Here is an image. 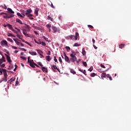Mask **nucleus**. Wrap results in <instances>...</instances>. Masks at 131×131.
<instances>
[{
    "label": "nucleus",
    "instance_id": "nucleus-1",
    "mask_svg": "<svg viewBox=\"0 0 131 131\" xmlns=\"http://www.w3.org/2000/svg\"><path fill=\"white\" fill-rule=\"evenodd\" d=\"M24 13H25L26 16L28 17V18H29L31 20H33L34 19L33 17V15L31 14V13H32V10H31V9H28L26 11H24Z\"/></svg>",
    "mask_w": 131,
    "mask_h": 131
},
{
    "label": "nucleus",
    "instance_id": "nucleus-2",
    "mask_svg": "<svg viewBox=\"0 0 131 131\" xmlns=\"http://www.w3.org/2000/svg\"><path fill=\"white\" fill-rule=\"evenodd\" d=\"M70 61L71 62L74 63V62H76L77 61V57H76V53L73 52V53L70 54Z\"/></svg>",
    "mask_w": 131,
    "mask_h": 131
},
{
    "label": "nucleus",
    "instance_id": "nucleus-3",
    "mask_svg": "<svg viewBox=\"0 0 131 131\" xmlns=\"http://www.w3.org/2000/svg\"><path fill=\"white\" fill-rule=\"evenodd\" d=\"M69 37H70L71 39H74L75 38V40H77L78 38V39H79V34L78 33V32H76L75 36L73 35H71L69 36Z\"/></svg>",
    "mask_w": 131,
    "mask_h": 131
},
{
    "label": "nucleus",
    "instance_id": "nucleus-4",
    "mask_svg": "<svg viewBox=\"0 0 131 131\" xmlns=\"http://www.w3.org/2000/svg\"><path fill=\"white\" fill-rule=\"evenodd\" d=\"M2 70L3 71L4 76V79L3 80V81L6 82L7 78H8V74L7 73V70L2 69Z\"/></svg>",
    "mask_w": 131,
    "mask_h": 131
},
{
    "label": "nucleus",
    "instance_id": "nucleus-5",
    "mask_svg": "<svg viewBox=\"0 0 131 131\" xmlns=\"http://www.w3.org/2000/svg\"><path fill=\"white\" fill-rule=\"evenodd\" d=\"M23 33L27 37H32V35L27 34V31H26V29H24L23 30Z\"/></svg>",
    "mask_w": 131,
    "mask_h": 131
},
{
    "label": "nucleus",
    "instance_id": "nucleus-6",
    "mask_svg": "<svg viewBox=\"0 0 131 131\" xmlns=\"http://www.w3.org/2000/svg\"><path fill=\"white\" fill-rule=\"evenodd\" d=\"M28 62L29 63L30 66H31L32 68H35V66H34V63H35L33 61V60L31 59L29 61H28Z\"/></svg>",
    "mask_w": 131,
    "mask_h": 131
},
{
    "label": "nucleus",
    "instance_id": "nucleus-7",
    "mask_svg": "<svg viewBox=\"0 0 131 131\" xmlns=\"http://www.w3.org/2000/svg\"><path fill=\"white\" fill-rule=\"evenodd\" d=\"M14 14H8V13H7L6 15L4 16V18H5L6 19H10L11 18L14 17Z\"/></svg>",
    "mask_w": 131,
    "mask_h": 131
},
{
    "label": "nucleus",
    "instance_id": "nucleus-8",
    "mask_svg": "<svg viewBox=\"0 0 131 131\" xmlns=\"http://www.w3.org/2000/svg\"><path fill=\"white\" fill-rule=\"evenodd\" d=\"M64 60L66 61V62H67L69 63H71V60H70V58H69V57L66 55V54L64 55Z\"/></svg>",
    "mask_w": 131,
    "mask_h": 131
},
{
    "label": "nucleus",
    "instance_id": "nucleus-9",
    "mask_svg": "<svg viewBox=\"0 0 131 131\" xmlns=\"http://www.w3.org/2000/svg\"><path fill=\"white\" fill-rule=\"evenodd\" d=\"M5 56L6 57V59L8 61V62H9V64H11L12 63V60H11V57H10V56L5 54Z\"/></svg>",
    "mask_w": 131,
    "mask_h": 131
},
{
    "label": "nucleus",
    "instance_id": "nucleus-10",
    "mask_svg": "<svg viewBox=\"0 0 131 131\" xmlns=\"http://www.w3.org/2000/svg\"><path fill=\"white\" fill-rule=\"evenodd\" d=\"M4 62H5V61H4L2 59H0V66L2 68H4V67L6 66V64H5V63L3 64V63H4Z\"/></svg>",
    "mask_w": 131,
    "mask_h": 131
},
{
    "label": "nucleus",
    "instance_id": "nucleus-11",
    "mask_svg": "<svg viewBox=\"0 0 131 131\" xmlns=\"http://www.w3.org/2000/svg\"><path fill=\"white\" fill-rule=\"evenodd\" d=\"M51 68L53 70H57L59 72H60V69H59L58 68H57V66L53 65L51 67Z\"/></svg>",
    "mask_w": 131,
    "mask_h": 131
},
{
    "label": "nucleus",
    "instance_id": "nucleus-12",
    "mask_svg": "<svg viewBox=\"0 0 131 131\" xmlns=\"http://www.w3.org/2000/svg\"><path fill=\"white\" fill-rule=\"evenodd\" d=\"M1 45H5V46H8V42L6 40H4L1 42Z\"/></svg>",
    "mask_w": 131,
    "mask_h": 131
},
{
    "label": "nucleus",
    "instance_id": "nucleus-13",
    "mask_svg": "<svg viewBox=\"0 0 131 131\" xmlns=\"http://www.w3.org/2000/svg\"><path fill=\"white\" fill-rule=\"evenodd\" d=\"M7 11L9 13H10L11 14H14V12L12 10V9L10 8H7Z\"/></svg>",
    "mask_w": 131,
    "mask_h": 131
},
{
    "label": "nucleus",
    "instance_id": "nucleus-14",
    "mask_svg": "<svg viewBox=\"0 0 131 131\" xmlns=\"http://www.w3.org/2000/svg\"><path fill=\"white\" fill-rule=\"evenodd\" d=\"M41 70L43 72H46V73H48V68L43 67L41 68Z\"/></svg>",
    "mask_w": 131,
    "mask_h": 131
},
{
    "label": "nucleus",
    "instance_id": "nucleus-15",
    "mask_svg": "<svg viewBox=\"0 0 131 131\" xmlns=\"http://www.w3.org/2000/svg\"><path fill=\"white\" fill-rule=\"evenodd\" d=\"M38 11H39V9L37 8L35 9L34 13L36 16H38Z\"/></svg>",
    "mask_w": 131,
    "mask_h": 131
},
{
    "label": "nucleus",
    "instance_id": "nucleus-16",
    "mask_svg": "<svg viewBox=\"0 0 131 131\" xmlns=\"http://www.w3.org/2000/svg\"><path fill=\"white\" fill-rule=\"evenodd\" d=\"M38 54H39V55H40V56H42V58H43V55H42V51H41V50H36Z\"/></svg>",
    "mask_w": 131,
    "mask_h": 131
},
{
    "label": "nucleus",
    "instance_id": "nucleus-17",
    "mask_svg": "<svg viewBox=\"0 0 131 131\" xmlns=\"http://www.w3.org/2000/svg\"><path fill=\"white\" fill-rule=\"evenodd\" d=\"M46 59L48 62H50L52 60V58L50 56H47Z\"/></svg>",
    "mask_w": 131,
    "mask_h": 131
},
{
    "label": "nucleus",
    "instance_id": "nucleus-18",
    "mask_svg": "<svg viewBox=\"0 0 131 131\" xmlns=\"http://www.w3.org/2000/svg\"><path fill=\"white\" fill-rule=\"evenodd\" d=\"M52 29H53L54 33H56V32L58 30V29L55 26H52Z\"/></svg>",
    "mask_w": 131,
    "mask_h": 131
},
{
    "label": "nucleus",
    "instance_id": "nucleus-19",
    "mask_svg": "<svg viewBox=\"0 0 131 131\" xmlns=\"http://www.w3.org/2000/svg\"><path fill=\"white\" fill-rule=\"evenodd\" d=\"M16 21L18 23H19V24H21V25H23V23H22V21L19 18H16Z\"/></svg>",
    "mask_w": 131,
    "mask_h": 131
},
{
    "label": "nucleus",
    "instance_id": "nucleus-20",
    "mask_svg": "<svg viewBox=\"0 0 131 131\" xmlns=\"http://www.w3.org/2000/svg\"><path fill=\"white\" fill-rule=\"evenodd\" d=\"M29 53L32 56H36L37 55L36 52H32L31 51H29Z\"/></svg>",
    "mask_w": 131,
    "mask_h": 131
},
{
    "label": "nucleus",
    "instance_id": "nucleus-21",
    "mask_svg": "<svg viewBox=\"0 0 131 131\" xmlns=\"http://www.w3.org/2000/svg\"><path fill=\"white\" fill-rule=\"evenodd\" d=\"M79 71L80 72H82V73H83L85 75V73H86V72L85 71V70H81V69H79Z\"/></svg>",
    "mask_w": 131,
    "mask_h": 131
},
{
    "label": "nucleus",
    "instance_id": "nucleus-22",
    "mask_svg": "<svg viewBox=\"0 0 131 131\" xmlns=\"http://www.w3.org/2000/svg\"><path fill=\"white\" fill-rule=\"evenodd\" d=\"M13 40H14L15 42L17 45V46H20L21 42H19L18 40H16V39L13 38Z\"/></svg>",
    "mask_w": 131,
    "mask_h": 131
},
{
    "label": "nucleus",
    "instance_id": "nucleus-23",
    "mask_svg": "<svg viewBox=\"0 0 131 131\" xmlns=\"http://www.w3.org/2000/svg\"><path fill=\"white\" fill-rule=\"evenodd\" d=\"M35 43H37L38 45H41V41L40 40H36V39L34 40Z\"/></svg>",
    "mask_w": 131,
    "mask_h": 131
},
{
    "label": "nucleus",
    "instance_id": "nucleus-24",
    "mask_svg": "<svg viewBox=\"0 0 131 131\" xmlns=\"http://www.w3.org/2000/svg\"><path fill=\"white\" fill-rule=\"evenodd\" d=\"M125 46V44H121L119 46V48L120 49H123V48H124V47Z\"/></svg>",
    "mask_w": 131,
    "mask_h": 131
},
{
    "label": "nucleus",
    "instance_id": "nucleus-25",
    "mask_svg": "<svg viewBox=\"0 0 131 131\" xmlns=\"http://www.w3.org/2000/svg\"><path fill=\"white\" fill-rule=\"evenodd\" d=\"M101 77L102 78H105V77H107V75H106V73H103L101 74Z\"/></svg>",
    "mask_w": 131,
    "mask_h": 131
},
{
    "label": "nucleus",
    "instance_id": "nucleus-26",
    "mask_svg": "<svg viewBox=\"0 0 131 131\" xmlns=\"http://www.w3.org/2000/svg\"><path fill=\"white\" fill-rule=\"evenodd\" d=\"M17 15L18 16V17H20L21 18H24V16L22 15V14L21 13H20L19 12H18L17 13Z\"/></svg>",
    "mask_w": 131,
    "mask_h": 131
},
{
    "label": "nucleus",
    "instance_id": "nucleus-27",
    "mask_svg": "<svg viewBox=\"0 0 131 131\" xmlns=\"http://www.w3.org/2000/svg\"><path fill=\"white\" fill-rule=\"evenodd\" d=\"M47 19H48V20H51L52 21V22H53V21H54V18H52L51 16H50V15H49V16H48Z\"/></svg>",
    "mask_w": 131,
    "mask_h": 131
},
{
    "label": "nucleus",
    "instance_id": "nucleus-28",
    "mask_svg": "<svg viewBox=\"0 0 131 131\" xmlns=\"http://www.w3.org/2000/svg\"><path fill=\"white\" fill-rule=\"evenodd\" d=\"M80 46H81V44L78 43H75L74 45V47H80Z\"/></svg>",
    "mask_w": 131,
    "mask_h": 131
},
{
    "label": "nucleus",
    "instance_id": "nucleus-29",
    "mask_svg": "<svg viewBox=\"0 0 131 131\" xmlns=\"http://www.w3.org/2000/svg\"><path fill=\"white\" fill-rule=\"evenodd\" d=\"M82 54L83 56H85V54H86V52H85V50H84V49H83V48L82 49Z\"/></svg>",
    "mask_w": 131,
    "mask_h": 131
},
{
    "label": "nucleus",
    "instance_id": "nucleus-30",
    "mask_svg": "<svg viewBox=\"0 0 131 131\" xmlns=\"http://www.w3.org/2000/svg\"><path fill=\"white\" fill-rule=\"evenodd\" d=\"M22 41H23V42H25V43H27V45H28V46L32 47L31 45L29 42H28L27 41H25V40H22Z\"/></svg>",
    "mask_w": 131,
    "mask_h": 131
},
{
    "label": "nucleus",
    "instance_id": "nucleus-31",
    "mask_svg": "<svg viewBox=\"0 0 131 131\" xmlns=\"http://www.w3.org/2000/svg\"><path fill=\"white\" fill-rule=\"evenodd\" d=\"M14 84H15V85H14ZM14 84H13V85H14V86H13V87L15 89V88H16V86H17V85H19V82H16V83H14Z\"/></svg>",
    "mask_w": 131,
    "mask_h": 131
},
{
    "label": "nucleus",
    "instance_id": "nucleus-32",
    "mask_svg": "<svg viewBox=\"0 0 131 131\" xmlns=\"http://www.w3.org/2000/svg\"><path fill=\"white\" fill-rule=\"evenodd\" d=\"M8 36H11V37H16L15 35L12 34V33H8Z\"/></svg>",
    "mask_w": 131,
    "mask_h": 131
},
{
    "label": "nucleus",
    "instance_id": "nucleus-33",
    "mask_svg": "<svg viewBox=\"0 0 131 131\" xmlns=\"http://www.w3.org/2000/svg\"><path fill=\"white\" fill-rule=\"evenodd\" d=\"M70 72H71V73H72L73 74H76V72L72 69L70 70Z\"/></svg>",
    "mask_w": 131,
    "mask_h": 131
},
{
    "label": "nucleus",
    "instance_id": "nucleus-34",
    "mask_svg": "<svg viewBox=\"0 0 131 131\" xmlns=\"http://www.w3.org/2000/svg\"><path fill=\"white\" fill-rule=\"evenodd\" d=\"M106 77H107V78H109L110 80H112V77L110 76V75L107 74Z\"/></svg>",
    "mask_w": 131,
    "mask_h": 131
},
{
    "label": "nucleus",
    "instance_id": "nucleus-35",
    "mask_svg": "<svg viewBox=\"0 0 131 131\" xmlns=\"http://www.w3.org/2000/svg\"><path fill=\"white\" fill-rule=\"evenodd\" d=\"M7 26L9 27V29H10V30L13 28V27H12V25H11L10 24H8Z\"/></svg>",
    "mask_w": 131,
    "mask_h": 131
},
{
    "label": "nucleus",
    "instance_id": "nucleus-36",
    "mask_svg": "<svg viewBox=\"0 0 131 131\" xmlns=\"http://www.w3.org/2000/svg\"><path fill=\"white\" fill-rule=\"evenodd\" d=\"M91 77H95V76H96V74L95 73H92L91 74Z\"/></svg>",
    "mask_w": 131,
    "mask_h": 131
},
{
    "label": "nucleus",
    "instance_id": "nucleus-37",
    "mask_svg": "<svg viewBox=\"0 0 131 131\" xmlns=\"http://www.w3.org/2000/svg\"><path fill=\"white\" fill-rule=\"evenodd\" d=\"M1 60H2L3 61H4V62H6V58H5V56H3L2 58L0 59Z\"/></svg>",
    "mask_w": 131,
    "mask_h": 131
},
{
    "label": "nucleus",
    "instance_id": "nucleus-38",
    "mask_svg": "<svg viewBox=\"0 0 131 131\" xmlns=\"http://www.w3.org/2000/svg\"><path fill=\"white\" fill-rule=\"evenodd\" d=\"M66 50H67V52H69V51H70V47H69L68 46H66Z\"/></svg>",
    "mask_w": 131,
    "mask_h": 131
},
{
    "label": "nucleus",
    "instance_id": "nucleus-39",
    "mask_svg": "<svg viewBox=\"0 0 131 131\" xmlns=\"http://www.w3.org/2000/svg\"><path fill=\"white\" fill-rule=\"evenodd\" d=\"M83 65L85 67H86L88 66V64L86 63V62L83 61Z\"/></svg>",
    "mask_w": 131,
    "mask_h": 131
},
{
    "label": "nucleus",
    "instance_id": "nucleus-40",
    "mask_svg": "<svg viewBox=\"0 0 131 131\" xmlns=\"http://www.w3.org/2000/svg\"><path fill=\"white\" fill-rule=\"evenodd\" d=\"M51 26H52L50 24H47V25H46V27H47V28H51Z\"/></svg>",
    "mask_w": 131,
    "mask_h": 131
},
{
    "label": "nucleus",
    "instance_id": "nucleus-41",
    "mask_svg": "<svg viewBox=\"0 0 131 131\" xmlns=\"http://www.w3.org/2000/svg\"><path fill=\"white\" fill-rule=\"evenodd\" d=\"M38 65H39V66H40V67H41V68H42V67H43V65H42V63H41V62H39L38 63Z\"/></svg>",
    "mask_w": 131,
    "mask_h": 131
},
{
    "label": "nucleus",
    "instance_id": "nucleus-42",
    "mask_svg": "<svg viewBox=\"0 0 131 131\" xmlns=\"http://www.w3.org/2000/svg\"><path fill=\"white\" fill-rule=\"evenodd\" d=\"M20 58H21V59H23V60H27V58L24 56H20Z\"/></svg>",
    "mask_w": 131,
    "mask_h": 131
},
{
    "label": "nucleus",
    "instance_id": "nucleus-43",
    "mask_svg": "<svg viewBox=\"0 0 131 131\" xmlns=\"http://www.w3.org/2000/svg\"><path fill=\"white\" fill-rule=\"evenodd\" d=\"M54 61L55 62H58V59H57V58H56V56H54Z\"/></svg>",
    "mask_w": 131,
    "mask_h": 131
},
{
    "label": "nucleus",
    "instance_id": "nucleus-44",
    "mask_svg": "<svg viewBox=\"0 0 131 131\" xmlns=\"http://www.w3.org/2000/svg\"><path fill=\"white\" fill-rule=\"evenodd\" d=\"M7 40H9L10 42H13V40L10 38H8Z\"/></svg>",
    "mask_w": 131,
    "mask_h": 131
},
{
    "label": "nucleus",
    "instance_id": "nucleus-45",
    "mask_svg": "<svg viewBox=\"0 0 131 131\" xmlns=\"http://www.w3.org/2000/svg\"><path fill=\"white\" fill-rule=\"evenodd\" d=\"M16 36L17 37H18V38L19 39H22V36H20V35H16Z\"/></svg>",
    "mask_w": 131,
    "mask_h": 131
},
{
    "label": "nucleus",
    "instance_id": "nucleus-46",
    "mask_svg": "<svg viewBox=\"0 0 131 131\" xmlns=\"http://www.w3.org/2000/svg\"><path fill=\"white\" fill-rule=\"evenodd\" d=\"M80 61H81V59H78V60H76V62L77 63V64H79V62H80Z\"/></svg>",
    "mask_w": 131,
    "mask_h": 131
},
{
    "label": "nucleus",
    "instance_id": "nucleus-47",
    "mask_svg": "<svg viewBox=\"0 0 131 131\" xmlns=\"http://www.w3.org/2000/svg\"><path fill=\"white\" fill-rule=\"evenodd\" d=\"M59 61L60 62V63L62 64V58H61V57H59Z\"/></svg>",
    "mask_w": 131,
    "mask_h": 131
},
{
    "label": "nucleus",
    "instance_id": "nucleus-48",
    "mask_svg": "<svg viewBox=\"0 0 131 131\" xmlns=\"http://www.w3.org/2000/svg\"><path fill=\"white\" fill-rule=\"evenodd\" d=\"M41 45H42L43 47H46V43L45 42H41Z\"/></svg>",
    "mask_w": 131,
    "mask_h": 131
},
{
    "label": "nucleus",
    "instance_id": "nucleus-49",
    "mask_svg": "<svg viewBox=\"0 0 131 131\" xmlns=\"http://www.w3.org/2000/svg\"><path fill=\"white\" fill-rule=\"evenodd\" d=\"M88 27H89L91 29H93V28H94V27H93V26L90 25H88Z\"/></svg>",
    "mask_w": 131,
    "mask_h": 131
},
{
    "label": "nucleus",
    "instance_id": "nucleus-50",
    "mask_svg": "<svg viewBox=\"0 0 131 131\" xmlns=\"http://www.w3.org/2000/svg\"><path fill=\"white\" fill-rule=\"evenodd\" d=\"M20 50H21V51H24V52H26V49H25V48H20Z\"/></svg>",
    "mask_w": 131,
    "mask_h": 131
},
{
    "label": "nucleus",
    "instance_id": "nucleus-51",
    "mask_svg": "<svg viewBox=\"0 0 131 131\" xmlns=\"http://www.w3.org/2000/svg\"><path fill=\"white\" fill-rule=\"evenodd\" d=\"M89 71H90V72H92V71H93V68H90L89 70Z\"/></svg>",
    "mask_w": 131,
    "mask_h": 131
},
{
    "label": "nucleus",
    "instance_id": "nucleus-52",
    "mask_svg": "<svg viewBox=\"0 0 131 131\" xmlns=\"http://www.w3.org/2000/svg\"><path fill=\"white\" fill-rule=\"evenodd\" d=\"M100 67H101L102 68H105V66H104L103 64H100Z\"/></svg>",
    "mask_w": 131,
    "mask_h": 131
},
{
    "label": "nucleus",
    "instance_id": "nucleus-53",
    "mask_svg": "<svg viewBox=\"0 0 131 131\" xmlns=\"http://www.w3.org/2000/svg\"><path fill=\"white\" fill-rule=\"evenodd\" d=\"M26 25V28H27V29H30V27H29V26L27 25Z\"/></svg>",
    "mask_w": 131,
    "mask_h": 131
},
{
    "label": "nucleus",
    "instance_id": "nucleus-54",
    "mask_svg": "<svg viewBox=\"0 0 131 131\" xmlns=\"http://www.w3.org/2000/svg\"><path fill=\"white\" fill-rule=\"evenodd\" d=\"M1 15H5V16H7V13L2 12L1 13Z\"/></svg>",
    "mask_w": 131,
    "mask_h": 131
},
{
    "label": "nucleus",
    "instance_id": "nucleus-55",
    "mask_svg": "<svg viewBox=\"0 0 131 131\" xmlns=\"http://www.w3.org/2000/svg\"><path fill=\"white\" fill-rule=\"evenodd\" d=\"M12 49H14V50H17V49H18V48L15 46H12Z\"/></svg>",
    "mask_w": 131,
    "mask_h": 131
},
{
    "label": "nucleus",
    "instance_id": "nucleus-56",
    "mask_svg": "<svg viewBox=\"0 0 131 131\" xmlns=\"http://www.w3.org/2000/svg\"><path fill=\"white\" fill-rule=\"evenodd\" d=\"M51 8H52V9H55V6H54V5H53V3H51Z\"/></svg>",
    "mask_w": 131,
    "mask_h": 131
},
{
    "label": "nucleus",
    "instance_id": "nucleus-57",
    "mask_svg": "<svg viewBox=\"0 0 131 131\" xmlns=\"http://www.w3.org/2000/svg\"><path fill=\"white\" fill-rule=\"evenodd\" d=\"M93 47H94V49H95V50H97V49H98V47H97L95 45V44H93Z\"/></svg>",
    "mask_w": 131,
    "mask_h": 131
},
{
    "label": "nucleus",
    "instance_id": "nucleus-58",
    "mask_svg": "<svg viewBox=\"0 0 131 131\" xmlns=\"http://www.w3.org/2000/svg\"><path fill=\"white\" fill-rule=\"evenodd\" d=\"M3 72H4V71H3V69H0V73L1 74H3Z\"/></svg>",
    "mask_w": 131,
    "mask_h": 131
},
{
    "label": "nucleus",
    "instance_id": "nucleus-59",
    "mask_svg": "<svg viewBox=\"0 0 131 131\" xmlns=\"http://www.w3.org/2000/svg\"><path fill=\"white\" fill-rule=\"evenodd\" d=\"M92 41L93 42V45H95V42H96V40H95L94 38L92 39Z\"/></svg>",
    "mask_w": 131,
    "mask_h": 131
},
{
    "label": "nucleus",
    "instance_id": "nucleus-60",
    "mask_svg": "<svg viewBox=\"0 0 131 131\" xmlns=\"http://www.w3.org/2000/svg\"><path fill=\"white\" fill-rule=\"evenodd\" d=\"M36 66L38 68H39V66H38V65H37L36 63H34V66Z\"/></svg>",
    "mask_w": 131,
    "mask_h": 131
},
{
    "label": "nucleus",
    "instance_id": "nucleus-61",
    "mask_svg": "<svg viewBox=\"0 0 131 131\" xmlns=\"http://www.w3.org/2000/svg\"><path fill=\"white\" fill-rule=\"evenodd\" d=\"M21 15L22 16H24V17L25 16V13H24V11L23 13H21Z\"/></svg>",
    "mask_w": 131,
    "mask_h": 131
},
{
    "label": "nucleus",
    "instance_id": "nucleus-62",
    "mask_svg": "<svg viewBox=\"0 0 131 131\" xmlns=\"http://www.w3.org/2000/svg\"><path fill=\"white\" fill-rule=\"evenodd\" d=\"M47 55H51V51H48V52L47 53Z\"/></svg>",
    "mask_w": 131,
    "mask_h": 131
},
{
    "label": "nucleus",
    "instance_id": "nucleus-63",
    "mask_svg": "<svg viewBox=\"0 0 131 131\" xmlns=\"http://www.w3.org/2000/svg\"><path fill=\"white\" fill-rule=\"evenodd\" d=\"M18 52H19L18 50H15L14 52V53L15 54H17V53H18Z\"/></svg>",
    "mask_w": 131,
    "mask_h": 131
},
{
    "label": "nucleus",
    "instance_id": "nucleus-64",
    "mask_svg": "<svg viewBox=\"0 0 131 131\" xmlns=\"http://www.w3.org/2000/svg\"><path fill=\"white\" fill-rule=\"evenodd\" d=\"M30 60V56H29L28 57V62Z\"/></svg>",
    "mask_w": 131,
    "mask_h": 131
}]
</instances>
